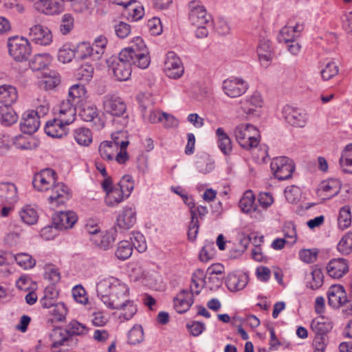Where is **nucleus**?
<instances>
[{"label":"nucleus","mask_w":352,"mask_h":352,"mask_svg":"<svg viewBox=\"0 0 352 352\" xmlns=\"http://www.w3.org/2000/svg\"><path fill=\"white\" fill-rule=\"evenodd\" d=\"M150 63L148 49L140 37L135 38L132 45L122 50L118 57L111 56L107 60L109 69L120 81L129 79L132 72V65L140 69H146Z\"/></svg>","instance_id":"f257e3e1"},{"label":"nucleus","mask_w":352,"mask_h":352,"mask_svg":"<svg viewBox=\"0 0 352 352\" xmlns=\"http://www.w3.org/2000/svg\"><path fill=\"white\" fill-rule=\"evenodd\" d=\"M97 296L111 309L125 310L122 316L124 320L131 319L137 312L133 300L129 298L128 286L119 279L109 277L100 280L96 285Z\"/></svg>","instance_id":"f03ea898"},{"label":"nucleus","mask_w":352,"mask_h":352,"mask_svg":"<svg viewBox=\"0 0 352 352\" xmlns=\"http://www.w3.org/2000/svg\"><path fill=\"white\" fill-rule=\"evenodd\" d=\"M56 179V172L46 168L34 175L32 185L37 191L48 195L50 204L60 206L69 199V192L67 186L62 182H57Z\"/></svg>","instance_id":"7ed1b4c3"},{"label":"nucleus","mask_w":352,"mask_h":352,"mask_svg":"<svg viewBox=\"0 0 352 352\" xmlns=\"http://www.w3.org/2000/svg\"><path fill=\"white\" fill-rule=\"evenodd\" d=\"M234 135L239 144L248 151L256 148L260 142L259 131L251 124L238 125L234 129Z\"/></svg>","instance_id":"20e7f679"},{"label":"nucleus","mask_w":352,"mask_h":352,"mask_svg":"<svg viewBox=\"0 0 352 352\" xmlns=\"http://www.w3.org/2000/svg\"><path fill=\"white\" fill-rule=\"evenodd\" d=\"M8 47L10 55L16 61L27 60L31 53L29 41L27 38L18 36L8 38Z\"/></svg>","instance_id":"39448f33"},{"label":"nucleus","mask_w":352,"mask_h":352,"mask_svg":"<svg viewBox=\"0 0 352 352\" xmlns=\"http://www.w3.org/2000/svg\"><path fill=\"white\" fill-rule=\"evenodd\" d=\"M270 167L274 175L278 180L291 178L295 168L293 161L285 156L273 159Z\"/></svg>","instance_id":"423d86ee"},{"label":"nucleus","mask_w":352,"mask_h":352,"mask_svg":"<svg viewBox=\"0 0 352 352\" xmlns=\"http://www.w3.org/2000/svg\"><path fill=\"white\" fill-rule=\"evenodd\" d=\"M50 338L52 342V352H62L61 346H69L73 343L76 344V340H74V338L68 334L66 329L61 327L54 328L50 334Z\"/></svg>","instance_id":"0eeeda50"},{"label":"nucleus","mask_w":352,"mask_h":352,"mask_svg":"<svg viewBox=\"0 0 352 352\" xmlns=\"http://www.w3.org/2000/svg\"><path fill=\"white\" fill-rule=\"evenodd\" d=\"M103 109L105 113L112 116H124L126 113V104L120 97L107 94L103 98Z\"/></svg>","instance_id":"6e6552de"},{"label":"nucleus","mask_w":352,"mask_h":352,"mask_svg":"<svg viewBox=\"0 0 352 352\" xmlns=\"http://www.w3.org/2000/svg\"><path fill=\"white\" fill-rule=\"evenodd\" d=\"M189 21L192 25H211L212 17L206 8L197 1L189 3Z\"/></svg>","instance_id":"1a4fd4ad"},{"label":"nucleus","mask_w":352,"mask_h":352,"mask_svg":"<svg viewBox=\"0 0 352 352\" xmlns=\"http://www.w3.org/2000/svg\"><path fill=\"white\" fill-rule=\"evenodd\" d=\"M248 83L243 78H230L223 80L222 89L226 95L230 98H236L246 92Z\"/></svg>","instance_id":"9d476101"},{"label":"nucleus","mask_w":352,"mask_h":352,"mask_svg":"<svg viewBox=\"0 0 352 352\" xmlns=\"http://www.w3.org/2000/svg\"><path fill=\"white\" fill-rule=\"evenodd\" d=\"M164 69L166 75L173 79L180 78L184 72L180 58L173 52L167 53Z\"/></svg>","instance_id":"9b49d317"},{"label":"nucleus","mask_w":352,"mask_h":352,"mask_svg":"<svg viewBox=\"0 0 352 352\" xmlns=\"http://www.w3.org/2000/svg\"><path fill=\"white\" fill-rule=\"evenodd\" d=\"M285 120L296 127H304L307 121V113L301 109L286 106L283 110Z\"/></svg>","instance_id":"f8f14e48"},{"label":"nucleus","mask_w":352,"mask_h":352,"mask_svg":"<svg viewBox=\"0 0 352 352\" xmlns=\"http://www.w3.org/2000/svg\"><path fill=\"white\" fill-rule=\"evenodd\" d=\"M29 36L32 41L41 45H49L52 41V35L48 28L35 25L30 28Z\"/></svg>","instance_id":"ddd939ff"},{"label":"nucleus","mask_w":352,"mask_h":352,"mask_svg":"<svg viewBox=\"0 0 352 352\" xmlns=\"http://www.w3.org/2000/svg\"><path fill=\"white\" fill-rule=\"evenodd\" d=\"M34 8L45 14H59L63 10L62 0H38L34 4Z\"/></svg>","instance_id":"4468645a"},{"label":"nucleus","mask_w":352,"mask_h":352,"mask_svg":"<svg viewBox=\"0 0 352 352\" xmlns=\"http://www.w3.org/2000/svg\"><path fill=\"white\" fill-rule=\"evenodd\" d=\"M75 104L74 101L69 98L66 100H63L56 109L58 118L61 119L66 124L72 123L75 120L76 113Z\"/></svg>","instance_id":"2eb2a0df"},{"label":"nucleus","mask_w":352,"mask_h":352,"mask_svg":"<svg viewBox=\"0 0 352 352\" xmlns=\"http://www.w3.org/2000/svg\"><path fill=\"white\" fill-rule=\"evenodd\" d=\"M52 219L56 228L67 230L72 228L77 221L78 217L73 211H61L56 214Z\"/></svg>","instance_id":"dca6fc26"},{"label":"nucleus","mask_w":352,"mask_h":352,"mask_svg":"<svg viewBox=\"0 0 352 352\" xmlns=\"http://www.w3.org/2000/svg\"><path fill=\"white\" fill-rule=\"evenodd\" d=\"M348 302L346 293L343 286L332 285L328 291V303L334 308H339Z\"/></svg>","instance_id":"f3484780"},{"label":"nucleus","mask_w":352,"mask_h":352,"mask_svg":"<svg viewBox=\"0 0 352 352\" xmlns=\"http://www.w3.org/2000/svg\"><path fill=\"white\" fill-rule=\"evenodd\" d=\"M69 124H66L63 122L60 118H54L46 122L45 126V131L49 136L56 138H61L65 136L67 133V126Z\"/></svg>","instance_id":"a211bd4d"},{"label":"nucleus","mask_w":352,"mask_h":352,"mask_svg":"<svg viewBox=\"0 0 352 352\" xmlns=\"http://www.w3.org/2000/svg\"><path fill=\"white\" fill-rule=\"evenodd\" d=\"M349 271V265L346 259L342 258L331 259L327 266V272L333 278H340Z\"/></svg>","instance_id":"6ab92c4d"},{"label":"nucleus","mask_w":352,"mask_h":352,"mask_svg":"<svg viewBox=\"0 0 352 352\" xmlns=\"http://www.w3.org/2000/svg\"><path fill=\"white\" fill-rule=\"evenodd\" d=\"M40 126V120L33 114V111H28L23 115L20 124L21 131L23 133L32 134L35 133Z\"/></svg>","instance_id":"aec40b11"},{"label":"nucleus","mask_w":352,"mask_h":352,"mask_svg":"<svg viewBox=\"0 0 352 352\" xmlns=\"http://www.w3.org/2000/svg\"><path fill=\"white\" fill-rule=\"evenodd\" d=\"M136 222L135 211L133 208L126 207L117 217L116 225L122 230H129Z\"/></svg>","instance_id":"412c9836"},{"label":"nucleus","mask_w":352,"mask_h":352,"mask_svg":"<svg viewBox=\"0 0 352 352\" xmlns=\"http://www.w3.org/2000/svg\"><path fill=\"white\" fill-rule=\"evenodd\" d=\"M226 285L231 292H237L243 289L248 283V276L246 274H229L226 278Z\"/></svg>","instance_id":"4be33fe9"},{"label":"nucleus","mask_w":352,"mask_h":352,"mask_svg":"<svg viewBox=\"0 0 352 352\" xmlns=\"http://www.w3.org/2000/svg\"><path fill=\"white\" fill-rule=\"evenodd\" d=\"M18 200L17 189L10 182L0 183V202L14 204Z\"/></svg>","instance_id":"5701e85b"},{"label":"nucleus","mask_w":352,"mask_h":352,"mask_svg":"<svg viewBox=\"0 0 352 352\" xmlns=\"http://www.w3.org/2000/svg\"><path fill=\"white\" fill-rule=\"evenodd\" d=\"M193 303V295L186 290H182L174 298V306L179 314L187 311Z\"/></svg>","instance_id":"b1692460"},{"label":"nucleus","mask_w":352,"mask_h":352,"mask_svg":"<svg viewBox=\"0 0 352 352\" xmlns=\"http://www.w3.org/2000/svg\"><path fill=\"white\" fill-rule=\"evenodd\" d=\"M262 103L261 96L258 92H254L251 96L241 101V109L243 113L248 116L254 114L256 108L261 107Z\"/></svg>","instance_id":"393cba45"},{"label":"nucleus","mask_w":352,"mask_h":352,"mask_svg":"<svg viewBox=\"0 0 352 352\" xmlns=\"http://www.w3.org/2000/svg\"><path fill=\"white\" fill-rule=\"evenodd\" d=\"M257 53L261 64L264 67H267L269 65V62H270L272 58V50L270 41L265 38L260 40L257 48Z\"/></svg>","instance_id":"a878e982"},{"label":"nucleus","mask_w":352,"mask_h":352,"mask_svg":"<svg viewBox=\"0 0 352 352\" xmlns=\"http://www.w3.org/2000/svg\"><path fill=\"white\" fill-rule=\"evenodd\" d=\"M332 327L331 322L323 316L314 318L311 323V328L316 333V336L325 337Z\"/></svg>","instance_id":"bb28decb"},{"label":"nucleus","mask_w":352,"mask_h":352,"mask_svg":"<svg viewBox=\"0 0 352 352\" xmlns=\"http://www.w3.org/2000/svg\"><path fill=\"white\" fill-rule=\"evenodd\" d=\"M18 98V94L16 89L8 85L0 86V102L3 103L4 105L11 106L16 101Z\"/></svg>","instance_id":"cd10ccee"},{"label":"nucleus","mask_w":352,"mask_h":352,"mask_svg":"<svg viewBox=\"0 0 352 352\" xmlns=\"http://www.w3.org/2000/svg\"><path fill=\"white\" fill-rule=\"evenodd\" d=\"M119 151L116 145L113 144L111 141H103L98 147V151L100 157L106 161H112L114 156Z\"/></svg>","instance_id":"c85d7f7f"},{"label":"nucleus","mask_w":352,"mask_h":352,"mask_svg":"<svg viewBox=\"0 0 352 352\" xmlns=\"http://www.w3.org/2000/svg\"><path fill=\"white\" fill-rule=\"evenodd\" d=\"M91 241L96 246L101 249L107 250L113 243L115 239L110 232H99V235H94L91 237Z\"/></svg>","instance_id":"c756f323"},{"label":"nucleus","mask_w":352,"mask_h":352,"mask_svg":"<svg viewBox=\"0 0 352 352\" xmlns=\"http://www.w3.org/2000/svg\"><path fill=\"white\" fill-rule=\"evenodd\" d=\"M18 116L11 106L0 107V122L4 126H10L15 123Z\"/></svg>","instance_id":"7c9ffc66"},{"label":"nucleus","mask_w":352,"mask_h":352,"mask_svg":"<svg viewBox=\"0 0 352 352\" xmlns=\"http://www.w3.org/2000/svg\"><path fill=\"white\" fill-rule=\"evenodd\" d=\"M218 137V146L224 155H230L232 150V142L229 136L225 133L222 128H218L216 131Z\"/></svg>","instance_id":"2f4dec72"},{"label":"nucleus","mask_w":352,"mask_h":352,"mask_svg":"<svg viewBox=\"0 0 352 352\" xmlns=\"http://www.w3.org/2000/svg\"><path fill=\"white\" fill-rule=\"evenodd\" d=\"M255 196L252 190H247L239 201V207L242 212L249 213L252 210H256L254 205Z\"/></svg>","instance_id":"473e14b6"},{"label":"nucleus","mask_w":352,"mask_h":352,"mask_svg":"<svg viewBox=\"0 0 352 352\" xmlns=\"http://www.w3.org/2000/svg\"><path fill=\"white\" fill-rule=\"evenodd\" d=\"M125 194L117 186L108 190L105 197V202L109 206H114L122 202Z\"/></svg>","instance_id":"72a5a7b5"},{"label":"nucleus","mask_w":352,"mask_h":352,"mask_svg":"<svg viewBox=\"0 0 352 352\" xmlns=\"http://www.w3.org/2000/svg\"><path fill=\"white\" fill-rule=\"evenodd\" d=\"M191 283L190 293H195L198 295L206 283L204 270L200 269L197 270L192 275Z\"/></svg>","instance_id":"f704fd0d"},{"label":"nucleus","mask_w":352,"mask_h":352,"mask_svg":"<svg viewBox=\"0 0 352 352\" xmlns=\"http://www.w3.org/2000/svg\"><path fill=\"white\" fill-rule=\"evenodd\" d=\"M21 220L28 225L36 223L38 219L37 211L31 206H25L19 212Z\"/></svg>","instance_id":"c9c22d12"},{"label":"nucleus","mask_w":352,"mask_h":352,"mask_svg":"<svg viewBox=\"0 0 352 352\" xmlns=\"http://www.w3.org/2000/svg\"><path fill=\"white\" fill-rule=\"evenodd\" d=\"M74 137L76 142L80 146H88L92 142L91 132L85 127L76 129L74 132Z\"/></svg>","instance_id":"e433bc0d"},{"label":"nucleus","mask_w":352,"mask_h":352,"mask_svg":"<svg viewBox=\"0 0 352 352\" xmlns=\"http://www.w3.org/2000/svg\"><path fill=\"white\" fill-rule=\"evenodd\" d=\"M79 116L86 122H92L98 118V112L97 107L89 103L82 104L79 111Z\"/></svg>","instance_id":"4c0bfd02"},{"label":"nucleus","mask_w":352,"mask_h":352,"mask_svg":"<svg viewBox=\"0 0 352 352\" xmlns=\"http://www.w3.org/2000/svg\"><path fill=\"white\" fill-rule=\"evenodd\" d=\"M60 82V76L54 72H50L39 81V87L46 90L52 89L59 85Z\"/></svg>","instance_id":"58836bf2"},{"label":"nucleus","mask_w":352,"mask_h":352,"mask_svg":"<svg viewBox=\"0 0 352 352\" xmlns=\"http://www.w3.org/2000/svg\"><path fill=\"white\" fill-rule=\"evenodd\" d=\"M50 63L48 54H36L30 60L29 65L33 71H38L45 68Z\"/></svg>","instance_id":"ea45409f"},{"label":"nucleus","mask_w":352,"mask_h":352,"mask_svg":"<svg viewBox=\"0 0 352 352\" xmlns=\"http://www.w3.org/2000/svg\"><path fill=\"white\" fill-rule=\"evenodd\" d=\"M339 72V67L336 62L331 60L324 64L320 70V75L323 80H329L337 76Z\"/></svg>","instance_id":"a19ab883"},{"label":"nucleus","mask_w":352,"mask_h":352,"mask_svg":"<svg viewBox=\"0 0 352 352\" xmlns=\"http://www.w3.org/2000/svg\"><path fill=\"white\" fill-rule=\"evenodd\" d=\"M13 144L16 148L21 150H32L36 147L33 138L25 137L22 135L15 136Z\"/></svg>","instance_id":"79ce46f5"},{"label":"nucleus","mask_w":352,"mask_h":352,"mask_svg":"<svg viewBox=\"0 0 352 352\" xmlns=\"http://www.w3.org/2000/svg\"><path fill=\"white\" fill-rule=\"evenodd\" d=\"M338 221L339 228L342 230H344L351 226V214L349 206H344L340 208Z\"/></svg>","instance_id":"37998d69"},{"label":"nucleus","mask_w":352,"mask_h":352,"mask_svg":"<svg viewBox=\"0 0 352 352\" xmlns=\"http://www.w3.org/2000/svg\"><path fill=\"white\" fill-rule=\"evenodd\" d=\"M133 252V247L129 241H122L119 243L116 252V256L120 260L129 258Z\"/></svg>","instance_id":"c03bdc74"},{"label":"nucleus","mask_w":352,"mask_h":352,"mask_svg":"<svg viewBox=\"0 0 352 352\" xmlns=\"http://www.w3.org/2000/svg\"><path fill=\"white\" fill-rule=\"evenodd\" d=\"M321 189L323 192L327 193V196L333 197L340 192V184L338 180L329 179L328 181L323 182L321 184Z\"/></svg>","instance_id":"a18cd8bd"},{"label":"nucleus","mask_w":352,"mask_h":352,"mask_svg":"<svg viewBox=\"0 0 352 352\" xmlns=\"http://www.w3.org/2000/svg\"><path fill=\"white\" fill-rule=\"evenodd\" d=\"M66 330L67 331L68 334L72 337H74V336H84L88 332L87 327L85 324H81L76 320H72L70 322L67 324Z\"/></svg>","instance_id":"49530a36"},{"label":"nucleus","mask_w":352,"mask_h":352,"mask_svg":"<svg viewBox=\"0 0 352 352\" xmlns=\"http://www.w3.org/2000/svg\"><path fill=\"white\" fill-rule=\"evenodd\" d=\"M144 340V331L141 325H135L128 333V342L130 344H137Z\"/></svg>","instance_id":"de8ad7c7"},{"label":"nucleus","mask_w":352,"mask_h":352,"mask_svg":"<svg viewBox=\"0 0 352 352\" xmlns=\"http://www.w3.org/2000/svg\"><path fill=\"white\" fill-rule=\"evenodd\" d=\"M338 250L342 254H349L352 251V232L344 234L337 245Z\"/></svg>","instance_id":"09e8293b"},{"label":"nucleus","mask_w":352,"mask_h":352,"mask_svg":"<svg viewBox=\"0 0 352 352\" xmlns=\"http://www.w3.org/2000/svg\"><path fill=\"white\" fill-rule=\"evenodd\" d=\"M13 258L25 270L32 268L36 264V261L30 254L25 253L13 255Z\"/></svg>","instance_id":"8fccbe9b"},{"label":"nucleus","mask_w":352,"mask_h":352,"mask_svg":"<svg viewBox=\"0 0 352 352\" xmlns=\"http://www.w3.org/2000/svg\"><path fill=\"white\" fill-rule=\"evenodd\" d=\"M49 313L53 316L54 320L61 322L65 319L67 309L64 303L57 302L50 309Z\"/></svg>","instance_id":"3c124183"},{"label":"nucleus","mask_w":352,"mask_h":352,"mask_svg":"<svg viewBox=\"0 0 352 352\" xmlns=\"http://www.w3.org/2000/svg\"><path fill=\"white\" fill-rule=\"evenodd\" d=\"M34 105L36 106V110H31L30 111H33V114L37 116L38 119L45 116L49 111L50 104L45 98H37Z\"/></svg>","instance_id":"603ef678"},{"label":"nucleus","mask_w":352,"mask_h":352,"mask_svg":"<svg viewBox=\"0 0 352 352\" xmlns=\"http://www.w3.org/2000/svg\"><path fill=\"white\" fill-rule=\"evenodd\" d=\"M94 47H91L89 43H81L75 48L76 58L78 59H85L88 56L91 57L94 55Z\"/></svg>","instance_id":"864d4df0"},{"label":"nucleus","mask_w":352,"mask_h":352,"mask_svg":"<svg viewBox=\"0 0 352 352\" xmlns=\"http://www.w3.org/2000/svg\"><path fill=\"white\" fill-rule=\"evenodd\" d=\"M117 186L125 194V197H128L134 188L132 177L129 175H124Z\"/></svg>","instance_id":"5fc2aeb1"},{"label":"nucleus","mask_w":352,"mask_h":352,"mask_svg":"<svg viewBox=\"0 0 352 352\" xmlns=\"http://www.w3.org/2000/svg\"><path fill=\"white\" fill-rule=\"evenodd\" d=\"M111 142L113 144L116 145L118 148L126 149L129 144L127 140V137L125 131H118L111 134Z\"/></svg>","instance_id":"6e6d98bb"},{"label":"nucleus","mask_w":352,"mask_h":352,"mask_svg":"<svg viewBox=\"0 0 352 352\" xmlns=\"http://www.w3.org/2000/svg\"><path fill=\"white\" fill-rule=\"evenodd\" d=\"M283 232L284 236L288 240L287 243L293 245L296 243L297 239V234L296 226L292 222H286L283 228Z\"/></svg>","instance_id":"4d7b16f0"},{"label":"nucleus","mask_w":352,"mask_h":352,"mask_svg":"<svg viewBox=\"0 0 352 352\" xmlns=\"http://www.w3.org/2000/svg\"><path fill=\"white\" fill-rule=\"evenodd\" d=\"M74 58H76L75 47L72 49L68 45H63L58 51V59L59 61L66 63H69Z\"/></svg>","instance_id":"13d9d810"},{"label":"nucleus","mask_w":352,"mask_h":352,"mask_svg":"<svg viewBox=\"0 0 352 352\" xmlns=\"http://www.w3.org/2000/svg\"><path fill=\"white\" fill-rule=\"evenodd\" d=\"M199 224L197 217L196 210L191 211V221L188 227V237L190 241H194L199 231Z\"/></svg>","instance_id":"bf43d9fd"},{"label":"nucleus","mask_w":352,"mask_h":352,"mask_svg":"<svg viewBox=\"0 0 352 352\" xmlns=\"http://www.w3.org/2000/svg\"><path fill=\"white\" fill-rule=\"evenodd\" d=\"M86 94V89L82 85L76 84L72 85L68 94V98L76 103L78 99L82 98Z\"/></svg>","instance_id":"052dcab7"},{"label":"nucleus","mask_w":352,"mask_h":352,"mask_svg":"<svg viewBox=\"0 0 352 352\" xmlns=\"http://www.w3.org/2000/svg\"><path fill=\"white\" fill-rule=\"evenodd\" d=\"M74 28V18L69 14H65L61 19L60 24V32L63 34L66 35Z\"/></svg>","instance_id":"680f3d73"},{"label":"nucleus","mask_w":352,"mask_h":352,"mask_svg":"<svg viewBox=\"0 0 352 352\" xmlns=\"http://www.w3.org/2000/svg\"><path fill=\"white\" fill-rule=\"evenodd\" d=\"M133 246L139 252H143L146 249V243L144 236L140 232L133 233L131 237Z\"/></svg>","instance_id":"e2e57ef3"},{"label":"nucleus","mask_w":352,"mask_h":352,"mask_svg":"<svg viewBox=\"0 0 352 352\" xmlns=\"http://www.w3.org/2000/svg\"><path fill=\"white\" fill-rule=\"evenodd\" d=\"M214 243H207L201 249L199 253V259L203 262H207L214 256Z\"/></svg>","instance_id":"0e129e2a"},{"label":"nucleus","mask_w":352,"mask_h":352,"mask_svg":"<svg viewBox=\"0 0 352 352\" xmlns=\"http://www.w3.org/2000/svg\"><path fill=\"white\" fill-rule=\"evenodd\" d=\"M318 251L316 250L305 249L302 250L299 252L300 259L307 263H314L316 261Z\"/></svg>","instance_id":"69168bd1"},{"label":"nucleus","mask_w":352,"mask_h":352,"mask_svg":"<svg viewBox=\"0 0 352 352\" xmlns=\"http://www.w3.org/2000/svg\"><path fill=\"white\" fill-rule=\"evenodd\" d=\"M339 162L343 168L345 166H352V144H349L345 147Z\"/></svg>","instance_id":"338daca9"},{"label":"nucleus","mask_w":352,"mask_h":352,"mask_svg":"<svg viewBox=\"0 0 352 352\" xmlns=\"http://www.w3.org/2000/svg\"><path fill=\"white\" fill-rule=\"evenodd\" d=\"M45 277L49 280L52 285H55L60 280V274L54 266H48L45 269Z\"/></svg>","instance_id":"774afa93"}]
</instances>
